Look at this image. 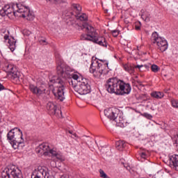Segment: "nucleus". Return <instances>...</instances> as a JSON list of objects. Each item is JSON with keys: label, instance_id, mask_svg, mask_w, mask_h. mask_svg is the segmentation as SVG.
I'll list each match as a JSON object with an SVG mask.
<instances>
[{"label": "nucleus", "instance_id": "28", "mask_svg": "<svg viewBox=\"0 0 178 178\" xmlns=\"http://www.w3.org/2000/svg\"><path fill=\"white\" fill-rule=\"evenodd\" d=\"M151 70L154 72V73H158V72L159 71V67H158V65H152L151 67Z\"/></svg>", "mask_w": 178, "mask_h": 178}, {"label": "nucleus", "instance_id": "21", "mask_svg": "<svg viewBox=\"0 0 178 178\" xmlns=\"http://www.w3.org/2000/svg\"><path fill=\"white\" fill-rule=\"evenodd\" d=\"M171 163L172 164L173 169L178 171V155L174 154L170 157Z\"/></svg>", "mask_w": 178, "mask_h": 178}, {"label": "nucleus", "instance_id": "35", "mask_svg": "<svg viewBox=\"0 0 178 178\" xmlns=\"http://www.w3.org/2000/svg\"><path fill=\"white\" fill-rule=\"evenodd\" d=\"M4 89H5V87L1 83H0V91H2V90H4Z\"/></svg>", "mask_w": 178, "mask_h": 178}, {"label": "nucleus", "instance_id": "17", "mask_svg": "<svg viewBox=\"0 0 178 178\" xmlns=\"http://www.w3.org/2000/svg\"><path fill=\"white\" fill-rule=\"evenodd\" d=\"M34 178H51V175L48 170L42 167H38Z\"/></svg>", "mask_w": 178, "mask_h": 178}, {"label": "nucleus", "instance_id": "1", "mask_svg": "<svg viewBox=\"0 0 178 178\" xmlns=\"http://www.w3.org/2000/svg\"><path fill=\"white\" fill-rule=\"evenodd\" d=\"M72 72H73V69L64 63H60L57 65V74L63 79H57L55 80V79H53L50 80L55 87L53 90V94L59 101L62 102L65 99V79L72 77V75H70Z\"/></svg>", "mask_w": 178, "mask_h": 178}, {"label": "nucleus", "instance_id": "36", "mask_svg": "<svg viewBox=\"0 0 178 178\" xmlns=\"http://www.w3.org/2000/svg\"><path fill=\"white\" fill-rule=\"evenodd\" d=\"M140 156H141L142 158H144V159H145V152H142Z\"/></svg>", "mask_w": 178, "mask_h": 178}, {"label": "nucleus", "instance_id": "23", "mask_svg": "<svg viewBox=\"0 0 178 178\" xmlns=\"http://www.w3.org/2000/svg\"><path fill=\"white\" fill-rule=\"evenodd\" d=\"M152 97H153V98H156V99H161L162 98H163L164 97V94L163 92H153L151 94Z\"/></svg>", "mask_w": 178, "mask_h": 178}, {"label": "nucleus", "instance_id": "29", "mask_svg": "<svg viewBox=\"0 0 178 178\" xmlns=\"http://www.w3.org/2000/svg\"><path fill=\"white\" fill-rule=\"evenodd\" d=\"M99 173H100V177H102V178H109L108 177V175H106V173H105V172H104V170H99Z\"/></svg>", "mask_w": 178, "mask_h": 178}, {"label": "nucleus", "instance_id": "26", "mask_svg": "<svg viewBox=\"0 0 178 178\" xmlns=\"http://www.w3.org/2000/svg\"><path fill=\"white\" fill-rule=\"evenodd\" d=\"M49 154H51V155H52V156H56V155L58 154V152H56V149L55 148H49Z\"/></svg>", "mask_w": 178, "mask_h": 178}, {"label": "nucleus", "instance_id": "24", "mask_svg": "<svg viewBox=\"0 0 178 178\" xmlns=\"http://www.w3.org/2000/svg\"><path fill=\"white\" fill-rule=\"evenodd\" d=\"M15 69H16V67H15V66H13L12 64H6L5 66V70L7 72V73H8V74L13 72Z\"/></svg>", "mask_w": 178, "mask_h": 178}, {"label": "nucleus", "instance_id": "8", "mask_svg": "<svg viewBox=\"0 0 178 178\" xmlns=\"http://www.w3.org/2000/svg\"><path fill=\"white\" fill-rule=\"evenodd\" d=\"M119 112V110L116 108H108L104 110V115L108 118V119H110V120H113L117 123V124H123L124 123V121L123 120V118L120 119V117H118Z\"/></svg>", "mask_w": 178, "mask_h": 178}, {"label": "nucleus", "instance_id": "7", "mask_svg": "<svg viewBox=\"0 0 178 178\" xmlns=\"http://www.w3.org/2000/svg\"><path fill=\"white\" fill-rule=\"evenodd\" d=\"M121 80L118 78H110L106 81V89L110 94L119 95Z\"/></svg>", "mask_w": 178, "mask_h": 178}, {"label": "nucleus", "instance_id": "15", "mask_svg": "<svg viewBox=\"0 0 178 178\" xmlns=\"http://www.w3.org/2000/svg\"><path fill=\"white\" fill-rule=\"evenodd\" d=\"M49 148V144L42 143L36 148V152L37 154H40L41 155L48 156Z\"/></svg>", "mask_w": 178, "mask_h": 178}, {"label": "nucleus", "instance_id": "20", "mask_svg": "<svg viewBox=\"0 0 178 178\" xmlns=\"http://www.w3.org/2000/svg\"><path fill=\"white\" fill-rule=\"evenodd\" d=\"M8 76H10L11 80L17 81V83L19 81V79H20V72H19V71L15 68L13 71L8 74Z\"/></svg>", "mask_w": 178, "mask_h": 178}, {"label": "nucleus", "instance_id": "10", "mask_svg": "<svg viewBox=\"0 0 178 178\" xmlns=\"http://www.w3.org/2000/svg\"><path fill=\"white\" fill-rule=\"evenodd\" d=\"M7 138L10 141L20 140V138H23V132L20 129L14 128L8 133Z\"/></svg>", "mask_w": 178, "mask_h": 178}, {"label": "nucleus", "instance_id": "6", "mask_svg": "<svg viewBox=\"0 0 178 178\" xmlns=\"http://www.w3.org/2000/svg\"><path fill=\"white\" fill-rule=\"evenodd\" d=\"M2 178H23L22 170L16 165H10L1 172Z\"/></svg>", "mask_w": 178, "mask_h": 178}, {"label": "nucleus", "instance_id": "31", "mask_svg": "<svg viewBox=\"0 0 178 178\" xmlns=\"http://www.w3.org/2000/svg\"><path fill=\"white\" fill-rule=\"evenodd\" d=\"M172 105L174 108H178V100H172Z\"/></svg>", "mask_w": 178, "mask_h": 178}, {"label": "nucleus", "instance_id": "39", "mask_svg": "<svg viewBox=\"0 0 178 178\" xmlns=\"http://www.w3.org/2000/svg\"><path fill=\"white\" fill-rule=\"evenodd\" d=\"M29 34H31V32H29Z\"/></svg>", "mask_w": 178, "mask_h": 178}, {"label": "nucleus", "instance_id": "16", "mask_svg": "<svg viewBox=\"0 0 178 178\" xmlns=\"http://www.w3.org/2000/svg\"><path fill=\"white\" fill-rule=\"evenodd\" d=\"M29 90L31 92H33L37 97H41V95H44L45 94V88L42 87H37L33 84L29 85Z\"/></svg>", "mask_w": 178, "mask_h": 178}, {"label": "nucleus", "instance_id": "12", "mask_svg": "<svg viewBox=\"0 0 178 178\" xmlns=\"http://www.w3.org/2000/svg\"><path fill=\"white\" fill-rule=\"evenodd\" d=\"M47 109L50 115H54L57 118H62V111L58 109L56 104L52 102H49L47 104Z\"/></svg>", "mask_w": 178, "mask_h": 178}, {"label": "nucleus", "instance_id": "2", "mask_svg": "<svg viewBox=\"0 0 178 178\" xmlns=\"http://www.w3.org/2000/svg\"><path fill=\"white\" fill-rule=\"evenodd\" d=\"M1 16H17V17H26V20H34V14L30 12V9L22 4L6 5L0 10Z\"/></svg>", "mask_w": 178, "mask_h": 178}, {"label": "nucleus", "instance_id": "9", "mask_svg": "<svg viewBox=\"0 0 178 178\" xmlns=\"http://www.w3.org/2000/svg\"><path fill=\"white\" fill-rule=\"evenodd\" d=\"M152 38L153 40V42L156 44L158 47V49L161 51V52H165L166 49H168V41L166 40L158 34L156 32H154L152 33Z\"/></svg>", "mask_w": 178, "mask_h": 178}, {"label": "nucleus", "instance_id": "25", "mask_svg": "<svg viewBox=\"0 0 178 178\" xmlns=\"http://www.w3.org/2000/svg\"><path fill=\"white\" fill-rule=\"evenodd\" d=\"M141 17L145 22H149V19H151V14L149 13H144L142 14Z\"/></svg>", "mask_w": 178, "mask_h": 178}, {"label": "nucleus", "instance_id": "14", "mask_svg": "<svg viewBox=\"0 0 178 178\" xmlns=\"http://www.w3.org/2000/svg\"><path fill=\"white\" fill-rule=\"evenodd\" d=\"M120 92H118V95H124V94H130L131 91V86L129 83H124L123 81H120Z\"/></svg>", "mask_w": 178, "mask_h": 178}, {"label": "nucleus", "instance_id": "30", "mask_svg": "<svg viewBox=\"0 0 178 178\" xmlns=\"http://www.w3.org/2000/svg\"><path fill=\"white\" fill-rule=\"evenodd\" d=\"M111 33H112L113 37H118V35H119V30L111 31Z\"/></svg>", "mask_w": 178, "mask_h": 178}, {"label": "nucleus", "instance_id": "34", "mask_svg": "<svg viewBox=\"0 0 178 178\" xmlns=\"http://www.w3.org/2000/svg\"><path fill=\"white\" fill-rule=\"evenodd\" d=\"M174 140L175 143L177 144V146H178V134L175 135Z\"/></svg>", "mask_w": 178, "mask_h": 178}, {"label": "nucleus", "instance_id": "11", "mask_svg": "<svg viewBox=\"0 0 178 178\" xmlns=\"http://www.w3.org/2000/svg\"><path fill=\"white\" fill-rule=\"evenodd\" d=\"M3 34V37L6 42H7L8 48L10 49L11 52H13V51L16 49V40L14 38L9 37V31H4Z\"/></svg>", "mask_w": 178, "mask_h": 178}, {"label": "nucleus", "instance_id": "27", "mask_svg": "<svg viewBox=\"0 0 178 178\" xmlns=\"http://www.w3.org/2000/svg\"><path fill=\"white\" fill-rule=\"evenodd\" d=\"M55 156L58 161H65V156H63V154H62L61 153H57Z\"/></svg>", "mask_w": 178, "mask_h": 178}, {"label": "nucleus", "instance_id": "18", "mask_svg": "<svg viewBox=\"0 0 178 178\" xmlns=\"http://www.w3.org/2000/svg\"><path fill=\"white\" fill-rule=\"evenodd\" d=\"M10 144L14 148V149H23V147H24V139H14L13 140H10Z\"/></svg>", "mask_w": 178, "mask_h": 178}, {"label": "nucleus", "instance_id": "38", "mask_svg": "<svg viewBox=\"0 0 178 178\" xmlns=\"http://www.w3.org/2000/svg\"><path fill=\"white\" fill-rule=\"evenodd\" d=\"M106 13H108V10H106Z\"/></svg>", "mask_w": 178, "mask_h": 178}, {"label": "nucleus", "instance_id": "22", "mask_svg": "<svg viewBox=\"0 0 178 178\" xmlns=\"http://www.w3.org/2000/svg\"><path fill=\"white\" fill-rule=\"evenodd\" d=\"M126 145H127V144L124 140H118L115 143V148H117L118 151H123V149L126 148Z\"/></svg>", "mask_w": 178, "mask_h": 178}, {"label": "nucleus", "instance_id": "3", "mask_svg": "<svg viewBox=\"0 0 178 178\" xmlns=\"http://www.w3.org/2000/svg\"><path fill=\"white\" fill-rule=\"evenodd\" d=\"M81 27V30H85L87 34H82L81 40L83 41H92L95 44H98L102 47H108V42L106 39L104 37H99L95 29L92 26L88 24V23H83Z\"/></svg>", "mask_w": 178, "mask_h": 178}, {"label": "nucleus", "instance_id": "37", "mask_svg": "<svg viewBox=\"0 0 178 178\" xmlns=\"http://www.w3.org/2000/svg\"><path fill=\"white\" fill-rule=\"evenodd\" d=\"M135 29H136V30H140V29H141V27L140 26L136 25Z\"/></svg>", "mask_w": 178, "mask_h": 178}, {"label": "nucleus", "instance_id": "5", "mask_svg": "<svg viewBox=\"0 0 178 178\" xmlns=\"http://www.w3.org/2000/svg\"><path fill=\"white\" fill-rule=\"evenodd\" d=\"M109 70H111V69L108 67V62L103 60H95L92 62L90 67V73H95V72H97L99 73L100 75L108 74Z\"/></svg>", "mask_w": 178, "mask_h": 178}, {"label": "nucleus", "instance_id": "13", "mask_svg": "<svg viewBox=\"0 0 178 178\" xmlns=\"http://www.w3.org/2000/svg\"><path fill=\"white\" fill-rule=\"evenodd\" d=\"M72 8L76 13V17L77 20H81V22H86V20L88 19V17L86 14L83 13L80 15V12H81V6H79V4H73Z\"/></svg>", "mask_w": 178, "mask_h": 178}, {"label": "nucleus", "instance_id": "40", "mask_svg": "<svg viewBox=\"0 0 178 178\" xmlns=\"http://www.w3.org/2000/svg\"><path fill=\"white\" fill-rule=\"evenodd\" d=\"M70 134H72V131H70Z\"/></svg>", "mask_w": 178, "mask_h": 178}, {"label": "nucleus", "instance_id": "33", "mask_svg": "<svg viewBox=\"0 0 178 178\" xmlns=\"http://www.w3.org/2000/svg\"><path fill=\"white\" fill-rule=\"evenodd\" d=\"M49 1H50V2L56 3V2H66L67 0H49Z\"/></svg>", "mask_w": 178, "mask_h": 178}, {"label": "nucleus", "instance_id": "32", "mask_svg": "<svg viewBox=\"0 0 178 178\" xmlns=\"http://www.w3.org/2000/svg\"><path fill=\"white\" fill-rule=\"evenodd\" d=\"M39 42L42 45H47V40L45 39H39Z\"/></svg>", "mask_w": 178, "mask_h": 178}, {"label": "nucleus", "instance_id": "19", "mask_svg": "<svg viewBox=\"0 0 178 178\" xmlns=\"http://www.w3.org/2000/svg\"><path fill=\"white\" fill-rule=\"evenodd\" d=\"M124 70L125 72H128L129 74H133L134 73L135 70L134 69H139V70H141V67H144L143 65H133L131 64H125L123 65Z\"/></svg>", "mask_w": 178, "mask_h": 178}, {"label": "nucleus", "instance_id": "4", "mask_svg": "<svg viewBox=\"0 0 178 178\" xmlns=\"http://www.w3.org/2000/svg\"><path fill=\"white\" fill-rule=\"evenodd\" d=\"M72 79L69 80V84L74 88L78 94L86 95L91 92V86L88 83V80L83 79L81 75L78 76L76 74H72Z\"/></svg>", "mask_w": 178, "mask_h": 178}]
</instances>
